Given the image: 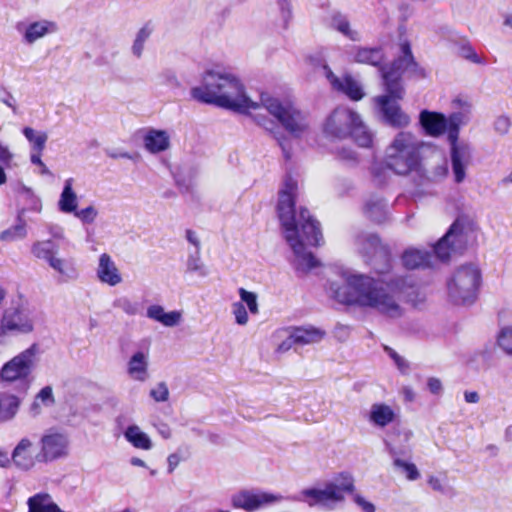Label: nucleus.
I'll return each instance as SVG.
<instances>
[{
  "label": "nucleus",
  "instance_id": "obj_1",
  "mask_svg": "<svg viewBox=\"0 0 512 512\" xmlns=\"http://www.w3.org/2000/svg\"><path fill=\"white\" fill-rule=\"evenodd\" d=\"M297 183L287 178L279 191L277 214L283 236L294 254L293 266L297 272L308 273L320 265L308 247L324 244L320 222L306 208L295 209Z\"/></svg>",
  "mask_w": 512,
  "mask_h": 512
},
{
  "label": "nucleus",
  "instance_id": "obj_2",
  "mask_svg": "<svg viewBox=\"0 0 512 512\" xmlns=\"http://www.w3.org/2000/svg\"><path fill=\"white\" fill-rule=\"evenodd\" d=\"M191 96L202 103L215 104L236 112L253 114L255 122L272 132L275 123L260 113L261 100L254 101L246 92L240 79L229 72L208 70L201 85L191 89Z\"/></svg>",
  "mask_w": 512,
  "mask_h": 512
},
{
  "label": "nucleus",
  "instance_id": "obj_3",
  "mask_svg": "<svg viewBox=\"0 0 512 512\" xmlns=\"http://www.w3.org/2000/svg\"><path fill=\"white\" fill-rule=\"evenodd\" d=\"M400 53L391 64L380 68L385 94L375 97L374 101L385 124L405 129L411 124V117L397 103L405 94L402 80L424 78L425 71L414 60L408 42L400 45Z\"/></svg>",
  "mask_w": 512,
  "mask_h": 512
},
{
  "label": "nucleus",
  "instance_id": "obj_4",
  "mask_svg": "<svg viewBox=\"0 0 512 512\" xmlns=\"http://www.w3.org/2000/svg\"><path fill=\"white\" fill-rule=\"evenodd\" d=\"M415 293L412 285L406 284L403 278L384 281L369 276L354 275V303L369 306L391 318L400 317L403 309L395 299L396 295H404L413 305L418 302L411 295Z\"/></svg>",
  "mask_w": 512,
  "mask_h": 512
},
{
  "label": "nucleus",
  "instance_id": "obj_5",
  "mask_svg": "<svg viewBox=\"0 0 512 512\" xmlns=\"http://www.w3.org/2000/svg\"><path fill=\"white\" fill-rule=\"evenodd\" d=\"M429 147L412 131L397 132L384 149L383 164L397 176L425 175L423 151Z\"/></svg>",
  "mask_w": 512,
  "mask_h": 512
},
{
  "label": "nucleus",
  "instance_id": "obj_6",
  "mask_svg": "<svg viewBox=\"0 0 512 512\" xmlns=\"http://www.w3.org/2000/svg\"><path fill=\"white\" fill-rule=\"evenodd\" d=\"M475 223L468 217H458L448 232L433 248V253L418 249H408L402 256L403 264L408 269L428 267L432 265V258L447 260L453 253L462 251L467 243L474 237Z\"/></svg>",
  "mask_w": 512,
  "mask_h": 512
},
{
  "label": "nucleus",
  "instance_id": "obj_7",
  "mask_svg": "<svg viewBox=\"0 0 512 512\" xmlns=\"http://www.w3.org/2000/svg\"><path fill=\"white\" fill-rule=\"evenodd\" d=\"M352 490V477L342 473L333 481L326 482L322 487H310L301 490L294 499L309 507L334 509L345 499V493Z\"/></svg>",
  "mask_w": 512,
  "mask_h": 512
},
{
  "label": "nucleus",
  "instance_id": "obj_8",
  "mask_svg": "<svg viewBox=\"0 0 512 512\" xmlns=\"http://www.w3.org/2000/svg\"><path fill=\"white\" fill-rule=\"evenodd\" d=\"M261 110H266L293 137L301 138L309 134L310 121L306 113L290 103H283L269 94H261Z\"/></svg>",
  "mask_w": 512,
  "mask_h": 512
},
{
  "label": "nucleus",
  "instance_id": "obj_9",
  "mask_svg": "<svg viewBox=\"0 0 512 512\" xmlns=\"http://www.w3.org/2000/svg\"><path fill=\"white\" fill-rule=\"evenodd\" d=\"M325 292L338 308L352 305V268L349 263L337 260L329 265Z\"/></svg>",
  "mask_w": 512,
  "mask_h": 512
},
{
  "label": "nucleus",
  "instance_id": "obj_10",
  "mask_svg": "<svg viewBox=\"0 0 512 512\" xmlns=\"http://www.w3.org/2000/svg\"><path fill=\"white\" fill-rule=\"evenodd\" d=\"M480 279V271L476 266H461L448 282L450 299L458 305L472 304L477 297Z\"/></svg>",
  "mask_w": 512,
  "mask_h": 512
},
{
  "label": "nucleus",
  "instance_id": "obj_11",
  "mask_svg": "<svg viewBox=\"0 0 512 512\" xmlns=\"http://www.w3.org/2000/svg\"><path fill=\"white\" fill-rule=\"evenodd\" d=\"M39 356L40 347L38 344L33 343L2 366L0 379L8 383L16 381L28 382L39 363Z\"/></svg>",
  "mask_w": 512,
  "mask_h": 512
},
{
  "label": "nucleus",
  "instance_id": "obj_12",
  "mask_svg": "<svg viewBox=\"0 0 512 512\" xmlns=\"http://www.w3.org/2000/svg\"><path fill=\"white\" fill-rule=\"evenodd\" d=\"M69 437L57 429H48L40 439V451L36 455L39 462H51L65 457L69 452Z\"/></svg>",
  "mask_w": 512,
  "mask_h": 512
},
{
  "label": "nucleus",
  "instance_id": "obj_13",
  "mask_svg": "<svg viewBox=\"0 0 512 512\" xmlns=\"http://www.w3.org/2000/svg\"><path fill=\"white\" fill-rule=\"evenodd\" d=\"M30 251L35 259L47 262L49 266L59 274L68 278H74L76 276L75 270L69 269L66 261L57 257L59 246L51 239L33 242Z\"/></svg>",
  "mask_w": 512,
  "mask_h": 512
},
{
  "label": "nucleus",
  "instance_id": "obj_14",
  "mask_svg": "<svg viewBox=\"0 0 512 512\" xmlns=\"http://www.w3.org/2000/svg\"><path fill=\"white\" fill-rule=\"evenodd\" d=\"M0 324L6 335L30 333L34 329L32 311L24 305L7 308Z\"/></svg>",
  "mask_w": 512,
  "mask_h": 512
},
{
  "label": "nucleus",
  "instance_id": "obj_15",
  "mask_svg": "<svg viewBox=\"0 0 512 512\" xmlns=\"http://www.w3.org/2000/svg\"><path fill=\"white\" fill-rule=\"evenodd\" d=\"M282 499L283 497L279 494L260 490H241L232 495L231 502L234 508L254 512L258 509L278 503Z\"/></svg>",
  "mask_w": 512,
  "mask_h": 512
},
{
  "label": "nucleus",
  "instance_id": "obj_16",
  "mask_svg": "<svg viewBox=\"0 0 512 512\" xmlns=\"http://www.w3.org/2000/svg\"><path fill=\"white\" fill-rule=\"evenodd\" d=\"M324 133L327 137L342 140L352 135V110L348 107L336 108L326 119Z\"/></svg>",
  "mask_w": 512,
  "mask_h": 512
},
{
  "label": "nucleus",
  "instance_id": "obj_17",
  "mask_svg": "<svg viewBox=\"0 0 512 512\" xmlns=\"http://www.w3.org/2000/svg\"><path fill=\"white\" fill-rule=\"evenodd\" d=\"M448 142L454 182L460 184L466 178V169L472 160V148L469 143L458 141V138H455L454 141L448 140Z\"/></svg>",
  "mask_w": 512,
  "mask_h": 512
},
{
  "label": "nucleus",
  "instance_id": "obj_18",
  "mask_svg": "<svg viewBox=\"0 0 512 512\" xmlns=\"http://www.w3.org/2000/svg\"><path fill=\"white\" fill-rule=\"evenodd\" d=\"M419 124L430 137L438 138L447 132V117L440 112L422 110L419 113Z\"/></svg>",
  "mask_w": 512,
  "mask_h": 512
},
{
  "label": "nucleus",
  "instance_id": "obj_19",
  "mask_svg": "<svg viewBox=\"0 0 512 512\" xmlns=\"http://www.w3.org/2000/svg\"><path fill=\"white\" fill-rule=\"evenodd\" d=\"M96 275L100 282L109 286H116L122 282V276L116 263L107 253H102L99 256Z\"/></svg>",
  "mask_w": 512,
  "mask_h": 512
},
{
  "label": "nucleus",
  "instance_id": "obj_20",
  "mask_svg": "<svg viewBox=\"0 0 512 512\" xmlns=\"http://www.w3.org/2000/svg\"><path fill=\"white\" fill-rule=\"evenodd\" d=\"M326 336V331L312 325L295 327L291 331V338L298 345H311L321 342Z\"/></svg>",
  "mask_w": 512,
  "mask_h": 512
},
{
  "label": "nucleus",
  "instance_id": "obj_21",
  "mask_svg": "<svg viewBox=\"0 0 512 512\" xmlns=\"http://www.w3.org/2000/svg\"><path fill=\"white\" fill-rule=\"evenodd\" d=\"M146 316L156 322L161 323L165 327H175L182 320L181 311H170L166 312L164 307L158 304L150 305L147 308Z\"/></svg>",
  "mask_w": 512,
  "mask_h": 512
},
{
  "label": "nucleus",
  "instance_id": "obj_22",
  "mask_svg": "<svg viewBox=\"0 0 512 512\" xmlns=\"http://www.w3.org/2000/svg\"><path fill=\"white\" fill-rule=\"evenodd\" d=\"M148 353L138 351L132 355L128 362L127 372L129 376L137 381L144 382L148 379Z\"/></svg>",
  "mask_w": 512,
  "mask_h": 512
},
{
  "label": "nucleus",
  "instance_id": "obj_23",
  "mask_svg": "<svg viewBox=\"0 0 512 512\" xmlns=\"http://www.w3.org/2000/svg\"><path fill=\"white\" fill-rule=\"evenodd\" d=\"M322 70L332 90L342 93L352 99V76L350 74L345 73L343 76L339 77L334 74L327 64L322 66Z\"/></svg>",
  "mask_w": 512,
  "mask_h": 512
},
{
  "label": "nucleus",
  "instance_id": "obj_24",
  "mask_svg": "<svg viewBox=\"0 0 512 512\" xmlns=\"http://www.w3.org/2000/svg\"><path fill=\"white\" fill-rule=\"evenodd\" d=\"M144 146L151 153H159L170 146V137L164 130L150 129L144 136Z\"/></svg>",
  "mask_w": 512,
  "mask_h": 512
},
{
  "label": "nucleus",
  "instance_id": "obj_25",
  "mask_svg": "<svg viewBox=\"0 0 512 512\" xmlns=\"http://www.w3.org/2000/svg\"><path fill=\"white\" fill-rule=\"evenodd\" d=\"M31 447L32 442L27 438H23L15 447L11 459L18 468L29 470L34 466V458L30 452Z\"/></svg>",
  "mask_w": 512,
  "mask_h": 512
},
{
  "label": "nucleus",
  "instance_id": "obj_26",
  "mask_svg": "<svg viewBox=\"0 0 512 512\" xmlns=\"http://www.w3.org/2000/svg\"><path fill=\"white\" fill-rule=\"evenodd\" d=\"M28 512H64L48 493H37L27 500Z\"/></svg>",
  "mask_w": 512,
  "mask_h": 512
},
{
  "label": "nucleus",
  "instance_id": "obj_27",
  "mask_svg": "<svg viewBox=\"0 0 512 512\" xmlns=\"http://www.w3.org/2000/svg\"><path fill=\"white\" fill-rule=\"evenodd\" d=\"M73 178L64 182V187L58 201V208L63 213H74L78 206V197L73 190Z\"/></svg>",
  "mask_w": 512,
  "mask_h": 512
},
{
  "label": "nucleus",
  "instance_id": "obj_28",
  "mask_svg": "<svg viewBox=\"0 0 512 512\" xmlns=\"http://www.w3.org/2000/svg\"><path fill=\"white\" fill-rule=\"evenodd\" d=\"M24 210L20 211L17 216V221L14 225L2 231L0 234V240L5 242H14L23 240L27 237L28 229L27 223L23 218Z\"/></svg>",
  "mask_w": 512,
  "mask_h": 512
},
{
  "label": "nucleus",
  "instance_id": "obj_29",
  "mask_svg": "<svg viewBox=\"0 0 512 512\" xmlns=\"http://www.w3.org/2000/svg\"><path fill=\"white\" fill-rule=\"evenodd\" d=\"M124 436L135 448L142 450H150L152 448L150 437L137 425L128 426L124 432Z\"/></svg>",
  "mask_w": 512,
  "mask_h": 512
},
{
  "label": "nucleus",
  "instance_id": "obj_30",
  "mask_svg": "<svg viewBox=\"0 0 512 512\" xmlns=\"http://www.w3.org/2000/svg\"><path fill=\"white\" fill-rule=\"evenodd\" d=\"M55 404V397L51 386L43 387L35 396L34 401L30 407L32 416H38L42 407H52Z\"/></svg>",
  "mask_w": 512,
  "mask_h": 512
},
{
  "label": "nucleus",
  "instance_id": "obj_31",
  "mask_svg": "<svg viewBox=\"0 0 512 512\" xmlns=\"http://www.w3.org/2000/svg\"><path fill=\"white\" fill-rule=\"evenodd\" d=\"M427 483L434 492H437L449 499L456 497L458 494L456 488L449 483L447 476L439 477L430 475L427 479Z\"/></svg>",
  "mask_w": 512,
  "mask_h": 512
},
{
  "label": "nucleus",
  "instance_id": "obj_32",
  "mask_svg": "<svg viewBox=\"0 0 512 512\" xmlns=\"http://www.w3.org/2000/svg\"><path fill=\"white\" fill-rule=\"evenodd\" d=\"M54 25L48 21H39L31 23L24 33V40L28 44H32L46 34L53 31Z\"/></svg>",
  "mask_w": 512,
  "mask_h": 512
},
{
  "label": "nucleus",
  "instance_id": "obj_33",
  "mask_svg": "<svg viewBox=\"0 0 512 512\" xmlns=\"http://www.w3.org/2000/svg\"><path fill=\"white\" fill-rule=\"evenodd\" d=\"M373 132L364 124L361 118L354 113V142L360 147H370L373 142Z\"/></svg>",
  "mask_w": 512,
  "mask_h": 512
},
{
  "label": "nucleus",
  "instance_id": "obj_34",
  "mask_svg": "<svg viewBox=\"0 0 512 512\" xmlns=\"http://www.w3.org/2000/svg\"><path fill=\"white\" fill-rule=\"evenodd\" d=\"M366 216L376 223H382L387 218V203L376 198L369 200L365 205Z\"/></svg>",
  "mask_w": 512,
  "mask_h": 512
},
{
  "label": "nucleus",
  "instance_id": "obj_35",
  "mask_svg": "<svg viewBox=\"0 0 512 512\" xmlns=\"http://www.w3.org/2000/svg\"><path fill=\"white\" fill-rule=\"evenodd\" d=\"M394 411L385 404H374L371 408V420L378 426H386L394 419Z\"/></svg>",
  "mask_w": 512,
  "mask_h": 512
},
{
  "label": "nucleus",
  "instance_id": "obj_36",
  "mask_svg": "<svg viewBox=\"0 0 512 512\" xmlns=\"http://www.w3.org/2000/svg\"><path fill=\"white\" fill-rule=\"evenodd\" d=\"M22 133L29 142L31 151H44L48 140L46 132L36 131L31 127H24Z\"/></svg>",
  "mask_w": 512,
  "mask_h": 512
},
{
  "label": "nucleus",
  "instance_id": "obj_37",
  "mask_svg": "<svg viewBox=\"0 0 512 512\" xmlns=\"http://www.w3.org/2000/svg\"><path fill=\"white\" fill-rule=\"evenodd\" d=\"M496 343L504 354L512 357V325H505L499 329Z\"/></svg>",
  "mask_w": 512,
  "mask_h": 512
},
{
  "label": "nucleus",
  "instance_id": "obj_38",
  "mask_svg": "<svg viewBox=\"0 0 512 512\" xmlns=\"http://www.w3.org/2000/svg\"><path fill=\"white\" fill-rule=\"evenodd\" d=\"M354 60L376 66L382 60V53L378 49L359 48L354 55Z\"/></svg>",
  "mask_w": 512,
  "mask_h": 512
},
{
  "label": "nucleus",
  "instance_id": "obj_39",
  "mask_svg": "<svg viewBox=\"0 0 512 512\" xmlns=\"http://www.w3.org/2000/svg\"><path fill=\"white\" fill-rule=\"evenodd\" d=\"M447 139L455 140L459 136L460 126L465 124V116L462 113H452L447 117Z\"/></svg>",
  "mask_w": 512,
  "mask_h": 512
},
{
  "label": "nucleus",
  "instance_id": "obj_40",
  "mask_svg": "<svg viewBox=\"0 0 512 512\" xmlns=\"http://www.w3.org/2000/svg\"><path fill=\"white\" fill-rule=\"evenodd\" d=\"M448 173L447 162L444 159H441V162L435 166V168L428 172L425 168V175L415 176L420 182L424 181H439L444 178Z\"/></svg>",
  "mask_w": 512,
  "mask_h": 512
},
{
  "label": "nucleus",
  "instance_id": "obj_41",
  "mask_svg": "<svg viewBox=\"0 0 512 512\" xmlns=\"http://www.w3.org/2000/svg\"><path fill=\"white\" fill-rule=\"evenodd\" d=\"M152 33V29L149 27V25L143 26L136 34L135 40L132 45V53L137 58H140L142 56L143 50H144V44L147 41V39L150 37Z\"/></svg>",
  "mask_w": 512,
  "mask_h": 512
},
{
  "label": "nucleus",
  "instance_id": "obj_42",
  "mask_svg": "<svg viewBox=\"0 0 512 512\" xmlns=\"http://www.w3.org/2000/svg\"><path fill=\"white\" fill-rule=\"evenodd\" d=\"M186 265L187 270L190 272H198L201 276H206L208 274L205 265L201 260L200 250H195L193 253L189 254Z\"/></svg>",
  "mask_w": 512,
  "mask_h": 512
},
{
  "label": "nucleus",
  "instance_id": "obj_43",
  "mask_svg": "<svg viewBox=\"0 0 512 512\" xmlns=\"http://www.w3.org/2000/svg\"><path fill=\"white\" fill-rule=\"evenodd\" d=\"M331 26L342 33L343 35L350 36V24L346 16L340 12L334 11L331 16Z\"/></svg>",
  "mask_w": 512,
  "mask_h": 512
},
{
  "label": "nucleus",
  "instance_id": "obj_44",
  "mask_svg": "<svg viewBox=\"0 0 512 512\" xmlns=\"http://www.w3.org/2000/svg\"><path fill=\"white\" fill-rule=\"evenodd\" d=\"M113 306L130 316L136 315L139 312V305L125 296L117 298L113 302Z\"/></svg>",
  "mask_w": 512,
  "mask_h": 512
},
{
  "label": "nucleus",
  "instance_id": "obj_45",
  "mask_svg": "<svg viewBox=\"0 0 512 512\" xmlns=\"http://www.w3.org/2000/svg\"><path fill=\"white\" fill-rule=\"evenodd\" d=\"M394 466L401 469L406 473V477L408 480L413 481L417 480L420 477V473L415 464L403 461L399 458H394Z\"/></svg>",
  "mask_w": 512,
  "mask_h": 512
},
{
  "label": "nucleus",
  "instance_id": "obj_46",
  "mask_svg": "<svg viewBox=\"0 0 512 512\" xmlns=\"http://www.w3.org/2000/svg\"><path fill=\"white\" fill-rule=\"evenodd\" d=\"M239 296L241 298L240 302L246 303L249 311L252 314L258 313V303H257V295L254 292L247 291L244 288L239 289Z\"/></svg>",
  "mask_w": 512,
  "mask_h": 512
},
{
  "label": "nucleus",
  "instance_id": "obj_47",
  "mask_svg": "<svg viewBox=\"0 0 512 512\" xmlns=\"http://www.w3.org/2000/svg\"><path fill=\"white\" fill-rule=\"evenodd\" d=\"M75 217H77L79 220H81L85 224H91L95 221L98 211L94 206H88L81 210H75L73 213Z\"/></svg>",
  "mask_w": 512,
  "mask_h": 512
},
{
  "label": "nucleus",
  "instance_id": "obj_48",
  "mask_svg": "<svg viewBox=\"0 0 512 512\" xmlns=\"http://www.w3.org/2000/svg\"><path fill=\"white\" fill-rule=\"evenodd\" d=\"M150 396L156 401V402H165L169 398V390L164 382L158 383L151 391Z\"/></svg>",
  "mask_w": 512,
  "mask_h": 512
},
{
  "label": "nucleus",
  "instance_id": "obj_49",
  "mask_svg": "<svg viewBox=\"0 0 512 512\" xmlns=\"http://www.w3.org/2000/svg\"><path fill=\"white\" fill-rule=\"evenodd\" d=\"M232 312L235 316V321L239 325H246L248 322V313L242 302H235L232 304Z\"/></svg>",
  "mask_w": 512,
  "mask_h": 512
},
{
  "label": "nucleus",
  "instance_id": "obj_50",
  "mask_svg": "<svg viewBox=\"0 0 512 512\" xmlns=\"http://www.w3.org/2000/svg\"><path fill=\"white\" fill-rule=\"evenodd\" d=\"M0 102L9 107L14 114L18 113V105L15 97L4 88H0Z\"/></svg>",
  "mask_w": 512,
  "mask_h": 512
},
{
  "label": "nucleus",
  "instance_id": "obj_51",
  "mask_svg": "<svg viewBox=\"0 0 512 512\" xmlns=\"http://www.w3.org/2000/svg\"><path fill=\"white\" fill-rule=\"evenodd\" d=\"M13 159L14 154L9 150L8 146L0 143V162H2L6 167L12 168Z\"/></svg>",
  "mask_w": 512,
  "mask_h": 512
},
{
  "label": "nucleus",
  "instance_id": "obj_52",
  "mask_svg": "<svg viewBox=\"0 0 512 512\" xmlns=\"http://www.w3.org/2000/svg\"><path fill=\"white\" fill-rule=\"evenodd\" d=\"M494 128L499 134H506L510 128V120L506 116H500L494 123Z\"/></svg>",
  "mask_w": 512,
  "mask_h": 512
},
{
  "label": "nucleus",
  "instance_id": "obj_53",
  "mask_svg": "<svg viewBox=\"0 0 512 512\" xmlns=\"http://www.w3.org/2000/svg\"><path fill=\"white\" fill-rule=\"evenodd\" d=\"M7 403L4 404V403H1L0 406H3V405H7V408H8V413H7V417L8 418H12L17 410H18V407H19V399L15 396H10L7 398Z\"/></svg>",
  "mask_w": 512,
  "mask_h": 512
},
{
  "label": "nucleus",
  "instance_id": "obj_54",
  "mask_svg": "<svg viewBox=\"0 0 512 512\" xmlns=\"http://www.w3.org/2000/svg\"><path fill=\"white\" fill-rule=\"evenodd\" d=\"M334 334L339 341H346L350 337V327L348 325L337 324Z\"/></svg>",
  "mask_w": 512,
  "mask_h": 512
},
{
  "label": "nucleus",
  "instance_id": "obj_55",
  "mask_svg": "<svg viewBox=\"0 0 512 512\" xmlns=\"http://www.w3.org/2000/svg\"><path fill=\"white\" fill-rule=\"evenodd\" d=\"M354 503L360 507L362 512H375L374 504L361 496H354Z\"/></svg>",
  "mask_w": 512,
  "mask_h": 512
},
{
  "label": "nucleus",
  "instance_id": "obj_56",
  "mask_svg": "<svg viewBox=\"0 0 512 512\" xmlns=\"http://www.w3.org/2000/svg\"><path fill=\"white\" fill-rule=\"evenodd\" d=\"M427 386L432 394L439 395L442 392V382L436 377L428 378Z\"/></svg>",
  "mask_w": 512,
  "mask_h": 512
},
{
  "label": "nucleus",
  "instance_id": "obj_57",
  "mask_svg": "<svg viewBox=\"0 0 512 512\" xmlns=\"http://www.w3.org/2000/svg\"><path fill=\"white\" fill-rule=\"evenodd\" d=\"M368 243L375 255L379 254L381 256H386V254L380 244V240L377 236H374V235L370 236L368 239Z\"/></svg>",
  "mask_w": 512,
  "mask_h": 512
},
{
  "label": "nucleus",
  "instance_id": "obj_58",
  "mask_svg": "<svg viewBox=\"0 0 512 512\" xmlns=\"http://www.w3.org/2000/svg\"><path fill=\"white\" fill-rule=\"evenodd\" d=\"M463 55L466 59L474 62V63H481V60L474 49L471 47H464L463 48Z\"/></svg>",
  "mask_w": 512,
  "mask_h": 512
},
{
  "label": "nucleus",
  "instance_id": "obj_59",
  "mask_svg": "<svg viewBox=\"0 0 512 512\" xmlns=\"http://www.w3.org/2000/svg\"><path fill=\"white\" fill-rule=\"evenodd\" d=\"M394 363L402 374H407L409 372L410 365L408 361L404 359L402 356H399V358H397V360Z\"/></svg>",
  "mask_w": 512,
  "mask_h": 512
},
{
  "label": "nucleus",
  "instance_id": "obj_60",
  "mask_svg": "<svg viewBox=\"0 0 512 512\" xmlns=\"http://www.w3.org/2000/svg\"><path fill=\"white\" fill-rule=\"evenodd\" d=\"M167 462H168V472L172 473L174 471V469L180 463V456L176 453L170 454L168 456Z\"/></svg>",
  "mask_w": 512,
  "mask_h": 512
},
{
  "label": "nucleus",
  "instance_id": "obj_61",
  "mask_svg": "<svg viewBox=\"0 0 512 512\" xmlns=\"http://www.w3.org/2000/svg\"><path fill=\"white\" fill-rule=\"evenodd\" d=\"M186 239L189 243H191L195 247V250H200V241H199L197 234L194 231L187 230L186 231Z\"/></svg>",
  "mask_w": 512,
  "mask_h": 512
},
{
  "label": "nucleus",
  "instance_id": "obj_62",
  "mask_svg": "<svg viewBox=\"0 0 512 512\" xmlns=\"http://www.w3.org/2000/svg\"><path fill=\"white\" fill-rule=\"evenodd\" d=\"M401 394L406 402H413L415 400V392L409 386H404L401 389Z\"/></svg>",
  "mask_w": 512,
  "mask_h": 512
},
{
  "label": "nucleus",
  "instance_id": "obj_63",
  "mask_svg": "<svg viewBox=\"0 0 512 512\" xmlns=\"http://www.w3.org/2000/svg\"><path fill=\"white\" fill-rule=\"evenodd\" d=\"M42 153H43V151H31V154H30L31 163L34 165H37L39 167L41 165H43L44 162L41 159Z\"/></svg>",
  "mask_w": 512,
  "mask_h": 512
},
{
  "label": "nucleus",
  "instance_id": "obj_64",
  "mask_svg": "<svg viewBox=\"0 0 512 512\" xmlns=\"http://www.w3.org/2000/svg\"><path fill=\"white\" fill-rule=\"evenodd\" d=\"M293 344H296V343L291 338V334H290L289 337L278 346L277 350L279 352H286L292 347Z\"/></svg>",
  "mask_w": 512,
  "mask_h": 512
}]
</instances>
